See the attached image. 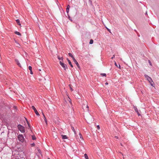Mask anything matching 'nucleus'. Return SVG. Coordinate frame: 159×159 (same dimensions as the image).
<instances>
[{
  "mask_svg": "<svg viewBox=\"0 0 159 159\" xmlns=\"http://www.w3.org/2000/svg\"><path fill=\"white\" fill-rule=\"evenodd\" d=\"M67 60L68 61V63H69V65L70 66L72 67H73V66L71 63V62L69 60V59L68 58H67Z\"/></svg>",
  "mask_w": 159,
  "mask_h": 159,
  "instance_id": "11",
  "label": "nucleus"
},
{
  "mask_svg": "<svg viewBox=\"0 0 159 159\" xmlns=\"http://www.w3.org/2000/svg\"><path fill=\"white\" fill-rule=\"evenodd\" d=\"M71 128L72 129V130L74 131V134H76V131L73 126H71Z\"/></svg>",
  "mask_w": 159,
  "mask_h": 159,
  "instance_id": "15",
  "label": "nucleus"
},
{
  "mask_svg": "<svg viewBox=\"0 0 159 159\" xmlns=\"http://www.w3.org/2000/svg\"><path fill=\"white\" fill-rule=\"evenodd\" d=\"M20 46V45L19 43H17V46L19 47Z\"/></svg>",
  "mask_w": 159,
  "mask_h": 159,
  "instance_id": "33",
  "label": "nucleus"
},
{
  "mask_svg": "<svg viewBox=\"0 0 159 159\" xmlns=\"http://www.w3.org/2000/svg\"><path fill=\"white\" fill-rule=\"evenodd\" d=\"M87 119L88 121V123H92L94 120V118L92 117L90 114H89L87 116Z\"/></svg>",
  "mask_w": 159,
  "mask_h": 159,
  "instance_id": "1",
  "label": "nucleus"
},
{
  "mask_svg": "<svg viewBox=\"0 0 159 159\" xmlns=\"http://www.w3.org/2000/svg\"><path fill=\"white\" fill-rule=\"evenodd\" d=\"M114 57H115V55H114L113 56V57H111V59H113V58H114Z\"/></svg>",
  "mask_w": 159,
  "mask_h": 159,
  "instance_id": "45",
  "label": "nucleus"
},
{
  "mask_svg": "<svg viewBox=\"0 0 159 159\" xmlns=\"http://www.w3.org/2000/svg\"><path fill=\"white\" fill-rule=\"evenodd\" d=\"M79 135H80V138L81 139V138L83 139V137H82V135L80 133Z\"/></svg>",
  "mask_w": 159,
  "mask_h": 159,
  "instance_id": "28",
  "label": "nucleus"
},
{
  "mask_svg": "<svg viewBox=\"0 0 159 159\" xmlns=\"http://www.w3.org/2000/svg\"><path fill=\"white\" fill-rule=\"evenodd\" d=\"M29 69L30 70H31L32 69V67L31 66H29Z\"/></svg>",
  "mask_w": 159,
  "mask_h": 159,
  "instance_id": "27",
  "label": "nucleus"
},
{
  "mask_svg": "<svg viewBox=\"0 0 159 159\" xmlns=\"http://www.w3.org/2000/svg\"><path fill=\"white\" fill-rule=\"evenodd\" d=\"M15 33L16 34H17L18 35H20V36H21V34L20 32H18V31H16L15 32Z\"/></svg>",
  "mask_w": 159,
  "mask_h": 159,
  "instance_id": "14",
  "label": "nucleus"
},
{
  "mask_svg": "<svg viewBox=\"0 0 159 159\" xmlns=\"http://www.w3.org/2000/svg\"><path fill=\"white\" fill-rule=\"evenodd\" d=\"M44 118L46 124H47V120L46 118L45 117H44Z\"/></svg>",
  "mask_w": 159,
  "mask_h": 159,
  "instance_id": "24",
  "label": "nucleus"
},
{
  "mask_svg": "<svg viewBox=\"0 0 159 159\" xmlns=\"http://www.w3.org/2000/svg\"><path fill=\"white\" fill-rule=\"evenodd\" d=\"M148 80V81L150 83L151 85L153 87H154V83L153 81H152V80H150L149 79V80Z\"/></svg>",
  "mask_w": 159,
  "mask_h": 159,
  "instance_id": "7",
  "label": "nucleus"
},
{
  "mask_svg": "<svg viewBox=\"0 0 159 159\" xmlns=\"http://www.w3.org/2000/svg\"><path fill=\"white\" fill-rule=\"evenodd\" d=\"M68 55H69L70 57H72V59H73V58H74V57H73V56L72 55V54L70 53H68Z\"/></svg>",
  "mask_w": 159,
  "mask_h": 159,
  "instance_id": "18",
  "label": "nucleus"
},
{
  "mask_svg": "<svg viewBox=\"0 0 159 159\" xmlns=\"http://www.w3.org/2000/svg\"><path fill=\"white\" fill-rule=\"evenodd\" d=\"M123 159H124V157H123Z\"/></svg>",
  "mask_w": 159,
  "mask_h": 159,
  "instance_id": "55",
  "label": "nucleus"
},
{
  "mask_svg": "<svg viewBox=\"0 0 159 159\" xmlns=\"http://www.w3.org/2000/svg\"><path fill=\"white\" fill-rule=\"evenodd\" d=\"M145 15H147V12L146 11L145 13Z\"/></svg>",
  "mask_w": 159,
  "mask_h": 159,
  "instance_id": "49",
  "label": "nucleus"
},
{
  "mask_svg": "<svg viewBox=\"0 0 159 159\" xmlns=\"http://www.w3.org/2000/svg\"><path fill=\"white\" fill-rule=\"evenodd\" d=\"M93 40L92 39H91L90 40V41L89 42V44H92L93 43Z\"/></svg>",
  "mask_w": 159,
  "mask_h": 159,
  "instance_id": "21",
  "label": "nucleus"
},
{
  "mask_svg": "<svg viewBox=\"0 0 159 159\" xmlns=\"http://www.w3.org/2000/svg\"><path fill=\"white\" fill-rule=\"evenodd\" d=\"M70 8V5H68L67 6V8H66V9L67 10H69V8Z\"/></svg>",
  "mask_w": 159,
  "mask_h": 159,
  "instance_id": "26",
  "label": "nucleus"
},
{
  "mask_svg": "<svg viewBox=\"0 0 159 159\" xmlns=\"http://www.w3.org/2000/svg\"><path fill=\"white\" fill-rule=\"evenodd\" d=\"M25 118L28 124V126L29 127V128H30V127L29 121H28L27 119L26 118Z\"/></svg>",
  "mask_w": 159,
  "mask_h": 159,
  "instance_id": "16",
  "label": "nucleus"
},
{
  "mask_svg": "<svg viewBox=\"0 0 159 159\" xmlns=\"http://www.w3.org/2000/svg\"><path fill=\"white\" fill-rule=\"evenodd\" d=\"M115 138H117V139H118V137H117V136H115Z\"/></svg>",
  "mask_w": 159,
  "mask_h": 159,
  "instance_id": "48",
  "label": "nucleus"
},
{
  "mask_svg": "<svg viewBox=\"0 0 159 159\" xmlns=\"http://www.w3.org/2000/svg\"><path fill=\"white\" fill-rule=\"evenodd\" d=\"M70 88L71 91H73V89H72V88L71 87H70Z\"/></svg>",
  "mask_w": 159,
  "mask_h": 159,
  "instance_id": "39",
  "label": "nucleus"
},
{
  "mask_svg": "<svg viewBox=\"0 0 159 159\" xmlns=\"http://www.w3.org/2000/svg\"><path fill=\"white\" fill-rule=\"evenodd\" d=\"M134 108L135 109V111L137 112V114H138V115L139 116H140V114L139 113V112H138V110L137 109V108L135 107L134 106Z\"/></svg>",
  "mask_w": 159,
  "mask_h": 159,
  "instance_id": "9",
  "label": "nucleus"
},
{
  "mask_svg": "<svg viewBox=\"0 0 159 159\" xmlns=\"http://www.w3.org/2000/svg\"><path fill=\"white\" fill-rule=\"evenodd\" d=\"M118 67L120 69V66L119 64V67Z\"/></svg>",
  "mask_w": 159,
  "mask_h": 159,
  "instance_id": "47",
  "label": "nucleus"
},
{
  "mask_svg": "<svg viewBox=\"0 0 159 159\" xmlns=\"http://www.w3.org/2000/svg\"><path fill=\"white\" fill-rule=\"evenodd\" d=\"M15 42L16 43H17H17H18L17 42V41H16L15 40Z\"/></svg>",
  "mask_w": 159,
  "mask_h": 159,
  "instance_id": "44",
  "label": "nucleus"
},
{
  "mask_svg": "<svg viewBox=\"0 0 159 159\" xmlns=\"http://www.w3.org/2000/svg\"><path fill=\"white\" fill-rule=\"evenodd\" d=\"M86 107L87 108V109H88V111H89V109H88V108H89V107H88V105H87V106H86Z\"/></svg>",
  "mask_w": 159,
  "mask_h": 159,
  "instance_id": "37",
  "label": "nucleus"
},
{
  "mask_svg": "<svg viewBox=\"0 0 159 159\" xmlns=\"http://www.w3.org/2000/svg\"><path fill=\"white\" fill-rule=\"evenodd\" d=\"M15 61L16 62L17 65L20 67H21V65L19 62V61L17 59H15Z\"/></svg>",
  "mask_w": 159,
  "mask_h": 159,
  "instance_id": "8",
  "label": "nucleus"
},
{
  "mask_svg": "<svg viewBox=\"0 0 159 159\" xmlns=\"http://www.w3.org/2000/svg\"><path fill=\"white\" fill-rule=\"evenodd\" d=\"M59 63L60 65L63 68L64 70H66V69L68 68V67L66 64L62 62L61 61H60Z\"/></svg>",
  "mask_w": 159,
  "mask_h": 159,
  "instance_id": "3",
  "label": "nucleus"
},
{
  "mask_svg": "<svg viewBox=\"0 0 159 159\" xmlns=\"http://www.w3.org/2000/svg\"><path fill=\"white\" fill-rule=\"evenodd\" d=\"M61 136L62 137V139H67V137L66 135H61Z\"/></svg>",
  "mask_w": 159,
  "mask_h": 159,
  "instance_id": "13",
  "label": "nucleus"
},
{
  "mask_svg": "<svg viewBox=\"0 0 159 159\" xmlns=\"http://www.w3.org/2000/svg\"><path fill=\"white\" fill-rule=\"evenodd\" d=\"M32 139L33 140H34L36 139V138L35 137V136L34 135H32Z\"/></svg>",
  "mask_w": 159,
  "mask_h": 159,
  "instance_id": "20",
  "label": "nucleus"
},
{
  "mask_svg": "<svg viewBox=\"0 0 159 159\" xmlns=\"http://www.w3.org/2000/svg\"><path fill=\"white\" fill-rule=\"evenodd\" d=\"M120 152V153L121 154H122V155L123 156V154H122V153L121 152Z\"/></svg>",
  "mask_w": 159,
  "mask_h": 159,
  "instance_id": "51",
  "label": "nucleus"
},
{
  "mask_svg": "<svg viewBox=\"0 0 159 159\" xmlns=\"http://www.w3.org/2000/svg\"><path fill=\"white\" fill-rule=\"evenodd\" d=\"M69 12V10H68L66 9V12H67V13H68Z\"/></svg>",
  "mask_w": 159,
  "mask_h": 159,
  "instance_id": "40",
  "label": "nucleus"
},
{
  "mask_svg": "<svg viewBox=\"0 0 159 159\" xmlns=\"http://www.w3.org/2000/svg\"><path fill=\"white\" fill-rule=\"evenodd\" d=\"M35 145V144L34 143H32L31 144V145L32 146H34Z\"/></svg>",
  "mask_w": 159,
  "mask_h": 159,
  "instance_id": "29",
  "label": "nucleus"
},
{
  "mask_svg": "<svg viewBox=\"0 0 159 159\" xmlns=\"http://www.w3.org/2000/svg\"><path fill=\"white\" fill-rule=\"evenodd\" d=\"M30 70V73L32 75L33 74V72L32 71V70Z\"/></svg>",
  "mask_w": 159,
  "mask_h": 159,
  "instance_id": "32",
  "label": "nucleus"
},
{
  "mask_svg": "<svg viewBox=\"0 0 159 159\" xmlns=\"http://www.w3.org/2000/svg\"><path fill=\"white\" fill-rule=\"evenodd\" d=\"M69 86L70 87V88L71 87V85H70V84H69Z\"/></svg>",
  "mask_w": 159,
  "mask_h": 159,
  "instance_id": "50",
  "label": "nucleus"
},
{
  "mask_svg": "<svg viewBox=\"0 0 159 159\" xmlns=\"http://www.w3.org/2000/svg\"><path fill=\"white\" fill-rule=\"evenodd\" d=\"M16 22L18 24L19 23H20V21L19 20V19H17V20H16Z\"/></svg>",
  "mask_w": 159,
  "mask_h": 159,
  "instance_id": "25",
  "label": "nucleus"
},
{
  "mask_svg": "<svg viewBox=\"0 0 159 159\" xmlns=\"http://www.w3.org/2000/svg\"><path fill=\"white\" fill-rule=\"evenodd\" d=\"M115 66H117V67H118V65H117V64L116 63V62H115Z\"/></svg>",
  "mask_w": 159,
  "mask_h": 159,
  "instance_id": "36",
  "label": "nucleus"
},
{
  "mask_svg": "<svg viewBox=\"0 0 159 159\" xmlns=\"http://www.w3.org/2000/svg\"><path fill=\"white\" fill-rule=\"evenodd\" d=\"M26 29L25 27H24L23 28L22 30V32L23 33H25L26 34Z\"/></svg>",
  "mask_w": 159,
  "mask_h": 159,
  "instance_id": "10",
  "label": "nucleus"
},
{
  "mask_svg": "<svg viewBox=\"0 0 159 159\" xmlns=\"http://www.w3.org/2000/svg\"><path fill=\"white\" fill-rule=\"evenodd\" d=\"M128 58L129 59V57H128Z\"/></svg>",
  "mask_w": 159,
  "mask_h": 159,
  "instance_id": "54",
  "label": "nucleus"
},
{
  "mask_svg": "<svg viewBox=\"0 0 159 159\" xmlns=\"http://www.w3.org/2000/svg\"><path fill=\"white\" fill-rule=\"evenodd\" d=\"M120 145L121 146H123V145L122 144V143H120Z\"/></svg>",
  "mask_w": 159,
  "mask_h": 159,
  "instance_id": "52",
  "label": "nucleus"
},
{
  "mask_svg": "<svg viewBox=\"0 0 159 159\" xmlns=\"http://www.w3.org/2000/svg\"><path fill=\"white\" fill-rule=\"evenodd\" d=\"M59 122H60L58 120H57L55 121V124L57 125H59Z\"/></svg>",
  "mask_w": 159,
  "mask_h": 159,
  "instance_id": "17",
  "label": "nucleus"
},
{
  "mask_svg": "<svg viewBox=\"0 0 159 159\" xmlns=\"http://www.w3.org/2000/svg\"><path fill=\"white\" fill-rule=\"evenodd\" d=\"M101 75L102 76H106V74L105 73H101Z\"/></svg>",
  "mask_w": 159,
  "mask_h": 159,
  "instance_id": "23",
  "label": "nucleus"
},
{
  "mask_svg": "<svg viewBox=\"0 0 159 159\" xmlns=\"http://www.w3.org/2000/svg\"><path fill=\"white\" fill-rule=\"evenodd\" d=\"M48 159H50V158H48Z\"/></svg>",
  "mask_w": 159,
  "mask_h": 159,
  "instance_id": "56",
  "label": "nucleus"
},
{
  "mask_svg": "<svg viewBox=\"0 0 159 159\" xmlns=\"http://www.w3.org/2000/svg\"><path fill=\"white\" fill-rule=\"evenodd\" d=\"M106 28H107V30L108 31H109L110 33H111V31H110V29H108L107 28V27H106Z\"/></svg>",
  "mask_w": 159,
  "mask_h": 159,
  "instance_id": "30",
  "label": "nucleus"
},
{
  "mask_svg": "<svg viewBox=\"0 0 159 159\" xmlns=\"http://www.w3.org/2000/svg\"><path fill=\"white\" fill-rule=\"evenodd\" d=\"M97 127V128H98V129H100V126H99V125H98Z\"/></svg>",
  "mask_w": 159,
  "mask_h": 159,
  "instance_id": "31",
  "label": "nucleus"
},
{
  "mask_svg": "<svg viewBox=\"0 0 159 159\" xmlns=\"http://www.w3.org/2000/svg\"><path fill=\"white\" fill-rule=\"evenodd\" d=\"M18 138L19 141L21 142H23L24 141V138L23 135L22 134H19L18 136Z\"/></svg>",
  "mask_w": 159,
  "mask_h": 159,
  "instance_id": "4",
  "label": "nucleus"
},
{
  "mask_svg": "<svg viewBox=\"0 0 159 159\" xmlns=\"http://www.w3.org/2000/svg\"><path fill=\"white\" fill-rule=\"evenodd\" d=\"M148 62H149V63L150 65H152V64H151V62L150 61H149H149H148Z\"/></svg>",
  "mask_w": 159,
  "mask_h": 159,
  "instance_id": "35",
  "label": "nucleus"
},
{
  "mask_svg": "<svg viewBox=\"0 0 159 159\" xmlns=\"http://www.w3.org/2000/svg\"><path fill=\"white\" fill-rule=\"evenodd\" d=\"M18 24L20 26V27H21V24H20V23H19V24Z\"/></svg>",
  "mask_w": 159,
  "mask_h": 159,
  "instance_id": "43",
  "label": "nucleus"
},
{
  "mask_svg": "<svg viewBox=\"0 0 159 159\" xmlns=\"http://www.w3.org/2000/svg\"><path fill=\"white\" fill-rule=\"evenodd\" d=\"M39 71H41V69H39Z\"/></svg>",
  "mask_w": 159,
  "mask_h": 159,
  "instance_id": "53",
  "label": "nucleus"
},
{
  "mask_svg": "<svg viewBox=\"0 0 159 159\" xmlns=\"http://www.w3.org/2000/svg\"><path fill=\"white\" fill-rule=\"evenodd\" d=\"M13 107L14 109H16V107L15 106H13Z\"/></svg>",
  "mask_w": 159,
  "mask_h": 159,
  "instance_id": "41",
  "label": "nucleus"
},
{
  "mask_svg": "<svg viewBox=\"0 0 159 159\" xmlns=\"http://www.w3.org/2000/svg\"><path fill=\"white\" fill-rule=\"evenodd\" d=\"M38 151L39 152V153H40V152H41V151L39 149H38Z\"/></svg>",
  "mask_w": 159,
  "mask_h": 159,
  "instance_id": "42",
  "label": "nucleus"
},
{
  "mask_svg": "<svg viewBox=\"0 0 159 159\" xmlns=\"http://www.w3.org/2000/svg\"><path fill=\"white\" fill-rule=\"evenodd\" d=\"M84 156L86 159H89L88 157V156L87 154L86 153L84 154Z\"/></svg>",
  "mask_w": 159,
  "mask_h": 159,
  "instance_id": "19",
  "label": "nucleus"
},
{
  "mask_svg": "<svg viewBox=\"0 0 159 159\" xmlns=\"http://www.w3.org/2000/svg\"><path fill=\"white\" fill-rule=\"evenodd\" d=\"M68 18H69V19L71 21H72V20L70 19V16H69V15H68Z\"/></svg>",
  "mask_w": 159,
  "mask_h": 159,
  "instance_id": "34",
  "label": "nucleus"
},
{
  "mask_svg": "<svg viewBox=\"0 0 159 159\" xmlns=\"http://www.w3.org/2000/svg\"><path fill=\"white\" fill-rule=\"evenodd\" d=\"M73 60L74 61V62L75 63V64H76V65H77V66L80 69V65L79 64V63H78V62H77V61H76V60H75V58H73Z\"/></svg>",
  "mask_w": 159,
  "mask_h": 159,
  "instance_id": "6",
  "label": "nucleus"
},
{
  "mask_svg": "<svg viewBox=\"0 0 159 159\" xmlns=\"http://www.w3.org/2000/svg\"><path fill=\"white\" fill-rule=\"evenodd\" d=\"M42 115H43V116L44 117H45V115H44V113H43V112H42Z\"/></svg>",
  "mask_w": 159,
  "mask_h": 159,
  "instance_id": "38",
  "label": "nucleus"
},
{
  "mask_svg": "<svg viewBox=\"0 0 159 159\" xmlns=\"http://www.w3.org/2000/svg\"><path fill=\"white\" fill-rule=\"evenodd\" d=\"M105 84H106V85H108V83L107 82H106V83H105Z\"/></svg>",
  "mask_w": 159,
  "mask_h": 159,
  "instance_id": "46",
  "label": "nucleus"
},
{
  "mask_svg": "<svg viewBox=\"0 0 159 159\" xmlns=\"http://www.w3.org/2000/svg\"><path fill=\"white\" fill-rule=\"evenodd\" d=\"M17 128L22 133H24L25 132V127L21 125L20 124L18 125H17Z\"/></svg>",
  "mask_w": 159,
  "mask_h": 159,
  "instance_id": "2",
  "label": "nucleus"
},
{
  "mask_svg": "<svg viewBox=\"0 0 159 159\" xmlns=\"http://www.w3.org/2000/svg\"><path fill=\"white\" fill-rule=\"evenodd\" d=\"M58 58L59 60H61L62 61H63V57H61V58H60L59 56L58 57Z\"/></svg>",
  "mask_w": 159,
  "mask_h": 159,
  "instance_id": "22",
  "label": "nucleus"
},
{
  "mask_svg": "<svg viewBox=\"0 0 159 159\" xmlns=\"http://www.w3.org/2000/svg\"><path fill=\"white\" fill-rule=\"evenodd\" d=\"M32 107L34 110V112L37 116H39V114L34 106H32Z\"/></svg>",
  "mask_w": 159,
  "mask_h": 159,
  "instance_id": "5",
  "label": "nucleus"
},
{
  "mask_svg": "<svg viewBox=\"0 0 159 159\" xmlns=\"http://www.w3.org/2000/svg\"><path fill=\"white\" fill-rule=\"evenodd\" d=\"M144 76L145 77L147 78V80H149V79L150 80H152V79L151 77H149V76H148V75H144Z\"/></svg>",
  "mask_w": 159,
  "mask_h": 159,
  "instance_id": "12",
  "label": "nucleus"
}]
</instances>
